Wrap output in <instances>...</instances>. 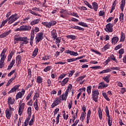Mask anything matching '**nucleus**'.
<instances>
[{"label":"nucleus","mask_w":126,"mask_h":126,"mask_svg":"<svg viewBox=\"0 0 126 126\" xmlns=\"http://www.w3.org/2000/svg\"><path fill=\"white\" fill-rule=\"evenodd\" d=\"M92 69H100L101 68V66H94L91 67Z\"/></svg>","instance_id":"60"},{"label":"nucleus","mask_w":126,"mask_h":126,"mask_svg":"<svg viewBox=\"0 0 126 126\" xmlns=\"http://www.w3.org/2000/svg\"><path fill=\"white\" fill-rule=\"evenodd\" d=\"M66 37L67 39H72V40H75L76 39V36L74 35H67Z\"/></svg>","instance_id":"42"},{"label":"nucleus","mask_w":126,"mask_h":126,"mask_svg":"<svg viewBox=\"0 0 126 126\" xmlns=\"http://www.w3.org/2000/svg\"><path fill=\"white\" fill-rule=\"evenodd\" d=\"M70 28H72V29H77L78 30H79L80 31H84L85 29L83 28H81L79 26H70Z\"/></svg>","instance_id":"20"},{"label":"nucleus","mask_w":126,"mask_h":126,"mask_svg":"<svg viewBox=\"0 0 126 126\" xmlns=\"http://www.w3.org/2000/svg\"><path fill=\"white\" fill-rule=\"evenodd\" d=\"M78 25H80L81 26H83V27H88V25L86 24V23L83 22H80L78 23Z\"/></svg>","instance_id":"44"},{"label":"nucleus","mask_w":126,"mask_h":126,"mask_svg":"<svg viewBox=\"0 0 126 126\" xmlns=\"http://www.w3.org/2000/svg\"><path fill=\"white\" fill-rule=\"evenodd\" d=\"M11 33V31L9 30L8 31L4 32L3 33L0 35V39H2V38H5L7 36H8L9 34Z\"/></svg>","instance_id":"12"},{"label":"nucleus","mask_w":126,"mask_h":126,"mask_svg":"<svg viewBox=\"0 0 126 126\" xmlns=\"http://www.w3.org/2000/svg\"><path fill=\"white\" fill-rule=\"evenodd\" d=\"M5 114L6 118V119H7V120H9L10 118H11V115H12V113L10 112L9 109L6 108L5 111Z\"/></svg>","instance_id":"11"},{"label":"nucleus","mask_w":126,"mask_h":126,"mask_svg":"<svg viewBox=\"0 0 126 126\" xmlns=\"http://www.w3.org/2000/svg\"><path fill=\"white\" fill-rule=\"evenodd\" d=\"M125 6H126V0H122L121 4H120V9L122 12L124 11Z\"/></svg>","instance_id":"21"},{"label":"nucleus","mask_w":126,"mask_h":126,"mask_svg":"<svg viewBox=\"0 0 126 126\" xmlns=\"http://www.w3.org/2000/svg\"><path fill=\"white\" fill-rule=\"evenodd\" d=\"M69 80V78L68 77H67L64 79L61 82L62 86H64V85H65V84H66V83L68 82Z\"/></svg>","instance_id":"26"},{"label":"nucleus","mask_w":126,"mask_h":126,"mask_svg":"<svg viewBox=\"0 0 126 126\" xmlns=\"http://www.w3.org/2000/svg\"><path fill=\"white\" fill-rule=\"evenodd\" d=\"M120 92L121 94H125V93L126 92V88H122Z\"/></svg>","instance_id":"64"},{"label":"nucleus","mask_w":126,"mask_h":126,"mask_svg":"<svg viewBox=\"0 0 126 126\" xmlns=\"http://www.w3.org/2000/svg\"><path fill=\"white\" fill-rule=\"evenodd\" d=\"M112 70L110 68H106L105 70H103L102 71L99 72V74H102V73H108L109 72H111Z\"/></svg>","instance_id":"29"},{"label":"nucleus","mask_w":126,"mask_h":126,"mask_svg":"<svg viewBox=\"0 0 126 126\" xmlns=\"http://www.w3.org/2000/svg\"><path fill=\"white\" fill-rule=\"evenodd\" d=\"M112 124H113V118L111 119L108 120V125L109 126H112Z\"/></svg>","instance_id":"58"},{"label":"nucleus","mask_w":126,"mask_h":126,"mask_svg":"<svg viewBox=\"0 0 126 126\" xmlns=\"http://www.w3.org/2000/svg\"><path fill=\"white\" fill-rule=\"evenodd\" d=\"M86 76V75H83V76H81L79 77L77 79L76 81L77 82H79L80 81L83 80V79H84Z\"/></svg>","instance_id":"37"},{"label":"nucleus","mask_w":126,"mask_h":126,"mask_svg":"<svg viewBox=\"0 0 126 126\" xmlns=\"http://www.w3.org/2000/svg\"><path fill=\"white\" fill-rule=\"evenodd\" d=\"M40 19H35L32 21L31 22V25H32V26H33V25H36V24H38V23L40 22Z\"/></svg>","instance_id":"25"},{"label":"nucleus","mask_w":126,"mask_h":126,"mask_svg":"<svg viewBox=\"0 0 126 126\" xmlns=\"http://www.w3.org/2000/svg\"><path fill=\"white\" fill-rule=\"evenodd\" d=\"M92 96L93 100H94V101L95 103H97V102H98V96H99V91H98V90L93 91Z\"/></svg>","instance_id":"7"},{"label":"nucleus","mask_w":126,"mask_h":126,"mask_svg":"<svg viewBox=\"0 0 126 126\" xmlns=\"http://www.w3.org/2000/svg\"><path fill=\"white\" fill-rule=\"evenodd\" d=\"M14 63H15V59H13L12 61L10 62V64L8 65L7 70H10L12 67H13V65H14Z\"/></svg>","instance_id":"18"},{"label":"nucleus","mask_w":126,"mask_h":126,"mask_svg":"<svg viewBox=\"0 0 126 126\" xmlns=\"http://www.w3.org/2000/svg\"><path fill=\"white\" fill-rule=\"evenodd\" d=\"M25 106V103H23L22 104H19V108L20 110H24V107Z\"/></svg>","instance_id":"49"},{"label":"nucleus","mask_w":126,"mask_h":126,"mask_svg":"<svg viewBox=\"0 0 126 126\" xmlns=\"http://www.w3.org/2000/svg\"><path fill=\"white\" fill-rule=\"evenodd\" d=\"M21 60H22V57L20 55H18L16 58V63L18 64H20L21 63Z\"/></svg>","instance_id":"28"},{"label":"nucleus","mask_w":126,"mask_h":126,"mask_svg":"<svg viewBox=\"0 0 126 126\" xmlns=\"http://www.w3.org/2000/svg\"><path fill=\"white\" fill-rule=\"evenodd\" d=\"M14 75H15V76H14V77H12V78H11V79L9 80L8 82H9V84H10V83H11V82H12V81H13V80H14V79H15V78H16V73H15V74H14Z\"/></svg>","instance_id":"56"},{"label":"nucleus","mask_w":126,"mask_h":126,"mask_svg":"<svg viewBox=\"0 0 126 126\" xmlns=\"http://www.w3.org/2000/svg\"><path fill=\"white\" fill-rule=\"evenodd\" d=\"M109 49H110V45L109 44V43H107L103 47L101 51L102 52H105V51H107V50Z\"/></svg>","instance_id":"34"},{"label":"nucleus","mask_w":126,"mask_h":126,"mask_svg":"<svg viewBox=\"0 0 126 126\" xmlns=\"http://www.w3.org/2000/svg\"><path fill=\"white\" fill-rule=\"evenodd\" d=\"M98 113L99 120H101L103 119V113H102V109L101 108H99Z\"/></svg>","instance_id":"32"},{"label":"nucleus","mask_w":126,"mask_h":126,"mask_svg":"<svg viewBox=\"0 0 126 126\" xmlns=\"http://www.w3.org/2000/svg\"><path fill=\"white\" fill-rule=\"evenodd\" d=\"M7 21H8V18L6 19L4 21H3L1 24V25L0 26V28H2V27H3L6 23H7Z\"/></svg>","instance_id":"41"},{"label":"nucleus","mask_w":126,"mask_h":126,"mask_svg":"<svg viewBox=\"0 0 126 126\" xmlns=\"http://www.w3.org/2000/svg\"><path fill=\"white\" fill-rule=\"evenodd\" d=\"M51 36L52 38H54V40L56 39V38H57V37H58V34L57 33V31H56V30H53L51 32Z\"/></svg>","instance_id":"22"},{"label":"nucleus","mask_w":126,"mask_h":126,"mask_svg":"<svg viewBox=\"0 0 126 126\" xmlns=\"http://www.w3.org/2000/svg\"><path fill=\"white\" fill-rule=\"evenodd\" d=\"M119 42V37L117 35L114 36L111 39V43L113 45H116Z\"/></svg>","instance_id":"17"},{"label":"nucleus","mask_w":126,"mask_h":126,"mask_svg":"<svg viewBox=\"0 0 126 126\" xmlns=\"http://www.w3.org/2000/svg\"><path fill=\"white\" fill-rule=\"evenodd\" d=\"M7 104L9 106H10V105H13V101H12V98L11 97L8 98Z\"/></svg>","instance_id":"39"},{"label":"nucleus","mask_w":126,"mask_h":126,"mask_svg":"<svg viewBox=\"0 0 126 126\" xmlns=\"http://www.w3.org/2000/svg\"><path fill=\"white\" fill-rule=\"evenodd\" d=\"M114 18H115V17H109V18L106 20L107 23H109V22H111V21H112Z\"/></svg>","instance_id":"59"},{"label":"nucleus","mask_w":126,"mask_h":126,"mask_svg":"<svg viewBox=\"0 0 126 126\" xmlns=\"http://www.w3.org/2000/svg\"><path fill=\"white\" fill-rule=\"evenodd\" d=\"M4 66V62L0 61V68H2Z\"/></svg>","instance_id":"62"},{"label":"nucleus","mask_w":126,"mask_h":126,"mask_svg":"<svg viewBox=\"0 0 126 126\" xmlns=\"http://www.w3.org/2000/svg\"><path fill=\"white\" fill-rule=\"evenodd\" d=\"M124 15H125L124 14V13H123V12L121 13L120 14L119 19H120V21H121L122 23H123V22H124Z\"/></svg>","instance_id":"38"},{"label":"nucleus","mask_w":126,"mask_h":126,"mask_svg":"<svg viewBox=\"0 0 126 126\" xmlns=\"http://www.w3.org/2000/svg\"><path fill=\"white\" fill-rule=\"evenodd\" d=\"M34 33V30H32L31 33V38L30 40V44L32 47L33 46V41H34V37H35V34Z\"/></svg>","instance_id":"9"},{"label":"nucleus","mask_w":126,"mask_h":126,"mask_svg":"<svg viewBox=\"0 0 126 126\" xmlns=\"http://www.w3.org/2000/svg\"><path fill=\"white\" fill-rule=\"evenodd\" d=\"M29 39L27 38V36L22 37V40L23 42L21 43V46H24V45H27L29 41H28Z\"/></svg>","instance_id":"8"},{"label":"nucleus","mask_w":126,"mask_h":126,"mask_svg":"<svg viewBox=\"0 0 126 126\" xmlns=\"http://www.w3.org/2000/svg\"><path fill=\"white\" fill-rule=\"evenodd\" d=\"M65 76H66V74H62L58 77V79L59 80H62V79L64 78Z\"/></svg>","instance_id":"48"},{"label":"nucleus","mask_w":126,"mask_h":126,"mask_svg":"<svg viewBox=\"0 0 126 126\" xmlns=\"http://www.w3.org/2000/svg\"><path fill=\"white\" fill-rule=\"evenodd\" d=\"M32 94H33V92H32V91H31L30 93H29V94L26 97V99L27 101H28V100L30 99V98H31V96H32Z\"/></svg>","instance_id":"43"},{"label":"nucleus","mask_w":126,"mask_h":126,"mask_svg":"<svg viewBox=\"0 0 126 126\" xmlns=\"http://www.w3.org/2000/svg\"><path fill=\"white\" fill-rule=\"evenodd\" d=\"M55 40H56V43L60 44V43H61V37H56Z\"/></svg>","instance_id":"63"},{"label":"nucleus","mask_w":126,"mask_h":126,"mask_svg":"<svg viewBox=\"0 0 126 126\" xmlns=\"http://www.w3.org/2000/svg\"><path fill=\"white\" fill-rule=\"evenodd\" d=\"M60 17H62V18H64V16L63 15V14H69V12H68V11L66 9H62V10L60 11Z\"/></svg>","instance_id":"15"},{"label":"nucleus","mask_w":126,"mask_h":126,"mask_svg":"<svg viewBox=\"0 0 126 126\" xmlns=\"http://www.w3.org/2000/svg\"><path fill=\"white\" fill-rule=\"evenodd\" d=\"M52 68H53V67L52 66V65H49L46 67L45 68H44V69H43V71L45 72H48V71H50V70H51Z\"/></svg>","instance_id":"35"},{"label":"nucleus","mask_w":126,"mask_h":126,"mask_svg":"<svg viewBox=\"0 0 126 126\" xmlns=\"http://www.w3.org/2000/svg\"><path fill=\"white\" fill-rule=\"evenodd\" d=\"M92 8L91 9H94V11H97L98 10V3L97 2H93L92 3Z\"/></svg>","instance_id":"14"},{"label":"nucleus","mask_w":126,"mask_h":126,"mask_svg":"<svg viewBox=\"0 0 126 126\" xmlns=\"http://www.w3.org/2000/svg\"><path fill=\"white\" fill-rule=\"evenodd\" d=\"M28 115H32V108H31V107H29V108H28Z\"/></svg>","instance_id":"50"},{"label":"nucleus","mask_w":126,"mask_h":126,"mask_svg":"<svg viewBox=\"0 0 126 126\" xmlns=\"http://www.w3.org/2000/svg\"><path fill=\"white\" fill-rule=\"evenodd\" d=\"M22 37L15 38H14V42H15V43H16V41L19 42L22 40Z\"/></svg>","instance_id":"57"},{"label":"nucleus","mask_w":126,"mask_h":126,"mask_svg":"<svg viewBox=\"0 0 126 126\" xmlns=\"http://www.w3.org/2000/svg\"><path fill=\"white\" fill-rule=\"evenodd\" d=\"M114 27V25L111 23L107 24L104 30L107 33H112L113 31V27Z\"/></svg>","instance_id":"6"},{"label":"nucleus","mask_w":126,"mask_h":126,"mask_svg":"<svg viewBox=\"0 0 126 126\" xmlns=\"http://www.w3.org/2000/svg\"><path fill=\"white\" fill-rule=\"evenodd\" d=\"M74 72H75V70H74L69 71V72L68 73V74H69L68 77H71L72 75H73Z\"/></svg>","instance_id":"47"},{"label":"nucleus","mask_w":126,"mask_h":126,"mask_svg":"<svg viewBox=\"0 0 126 126\" xmlns=\"http://www.w3.org/2000/svg\"><path fill=\"white\" fill-rule=\"evenodd\" d=\"M36 11H43V10H40V8H38L37 7L32 8V10H29V12L31 14H32V15H35V16H40L41 17V15L36 13Z\"/></svg>","instance_id":"1"},{"label":"nucleus","mask_w":126,"mask_h":126,"mask_svg":"<svg viewBox=\"0 0 126 126\" xmlns=\"http://www.w3.org/2000/svg\"><path fill=\"white\" fill-rule=\"evenodd\" d=\"M20 30L22 31H30L31 30V27L30 26H21L20 27Z\"/></svg>","instance_id":"13"},{"label":"nucleus","mask_w":126,"mask_h":126,"mask_svg":"<svg viewBox=\"0 0 126 126\" xmlns=\"http://www.w3.org/2000/svg\"><path fill=\"white\" fill-rule=\"evenodd\" d=\"M36 82L37 83H42V82H43V78H42V77H41V76H39L37 77L36 78Z\"/></svg>","instance_id":"36"},{"label":"nucleus","mask_w":126,"mask_h":126,"mask_svg":"<svg viewBox=\"0 0 126 126\" xmlns=\"http://www.w3.org/2000/svg\"><path fill=\"white\" fill-rule=\"evenodd\" d=\"M126 39V34L123 32L121 33V38L120 39V42H124Z\"/></svg>","instance_id":"27"},{"label":"nucleus","mask_w":126,"mask_h":126,"mask_svg":"<svg viewBox=\"0 0 126 126\" xmlns=\"http://www.w3.org/2000/svg\"><path fill=\"white\" fill-rule=\"evenodd\" d=\"M5 55L4 54H1V59H0V61L1 62H4V61H5V59H6V56H4Z\"/></svg>","instance_id":"52"},{"label":"nucleus","mask_w":126,"mask_h":126,"mask_svg":"<svg viewBox=\"0 0 126 126\" xmlns=\"http://www.w3.org/2000/svg\"><path fill=\"white\" fill-rule=\"evenodd\" d=\"M75 61H76V58H71L67 60V63H72V62H75Z\"/></svg>","instance_id":"53"},{"label":"nucleus","mask_w":126,"mask_h":126,"mask_svg":"<svg viewBox=\"0 0 126 126\" xmlns=\"http://www.w3.org/2000/svg\"><path fill=\"white\" fill-rule=\"evenodd\" d=\"M98 89H103L104 88V82H100L98 86Z\"/></svg>","instance_id":"45"},{"label":"nucleus","mask_w":126,"mask_h":126,"mask_svg":"<svg viewBox=\"0 0 126 126\" xmlns=\"http://www.w3.org/2000/svg\"><path fill=\"white\" fill-rule=\"evenodd\" d=\"M60 103H62V96H59L55 99L54 102L51 105V109H53V108H55V107H57V106L60 105Z\"/></svg>","instance_id":"3"},{"label":"nucleus","mask_w":126,"mask_h":126,"mask_svg":"<svg viewBox=\"0 0 126 126\" xmlns=\"http://www.w3.org/2000/svg\"><path fill=\"white\" fill-rule=\"evenodd\" d=\"M70 56H74V57H76L77 56H78V53L77 52H75L74 51H71V53L70 54Z\"/></svg>","instance_id":"51"},{"label":"nucleus","mask_w":126,"mask_h":126,"mask_svg":"<svg viewBox=\"0 0 126 126\" xmlns=\"http://www.w3.org/2000/svg\"><path fill=\"white\" fill-rule=\"evenodd\" d=\"M68 95V90H66L65 94H62L61 95L62 101H66L67 99V96Z\"/></svg>","instance_id":"10"},{"label":"nucleus","mask_w":126,"mask_h":126,"mask_svg":"<svg viewBox=\"0 0 126 126\" xmlns=\"http://www.w3.org/2000/svg\"><path fill=\"white\" fill-rule=\"evenodd\" d=\"M44 33L40 32H38L35 37V44H38L39 42H41L43 39H44Z\"/></svg>","instance_id":"5"},{"label":"nucleus","mask_w":126,"mask_h":126,"mask_svg":"<svg viewBox=\"0 0 126 126\" xmlns=\"http://www.w3.org/2000/svg\"><path fill=\"white\" fill-rule=\"evenodd\" d=\"M33 107L36 111H39V106L38 105V103H34Z\"/></svg>","instance_id":"55"},{"label":"nucleus","mask_w":126,"mask_h":126,"mask_svg":"<svg viewBox=\"0 0 126 126\" xmlns=\"http://www.w3.org/2000/svg\"><path fill=\"white\" fill-rule=\"evenodd\" d=\"M104 15H105V12L104 11L101 10L99 11L98 14L99 16H104Z\"/></svg>","instance_id":"61"},{"label":"nucleus","mask_w":126,"mask_h":126,"mask_svg":"<svg viewBox=\"0 0 126 126\" xmlns=\"http://www.w3.org/2000/svg\"><path fill=\"white\" fill-rule=\"evenodd\" d=\"M51 59V56L49 55H46L43 57H42V61H48V60H50Z\"/></svg>","instance_id":"33"},{"label":"nucleus","mask_w":126,"mask_h":126,"mask_svg":"<svg viewBox=\"0 0 126 126\" xmlns=\"http://www.w3.org/2000/svg\"><path fill=\"white\" fill-rule=\"evenodd\" d=\"M39 97H40V92L39 91V90H36L35 92L34 93L33 100H35V99H37V98H39Z\"/></svg>","instance_id":"24"},{"label":"nucleus","mask_w":126,"mask_h":126,"mask_svg":"<svg viewBox=\"0 0 126 126\" xmlns=\"http://www.w3.org/2000/svg\"><path fill=\"white\" fill-rule=\"evenodd\" d=\"M110 77H111V75L109 74L107 76H104L102 78V79H103V80L105 81L106 83H109V82H110Z\"/></svg>","instance_id":"23"},{"label":"nucleus","mask_w":126,"mask_h":126,"mask_svg":"<svg viewBox=\"0 0 126 126\" xmlns=\"http://www.w3.org/2000/svg\"><path fill=\"white\" fill-rule=\"evenodd\" d=\"M23 93L20 92L18 93L16 95V100H18V99L22 98V97H23Z\"/></svg>","instance_id":"31"},{"label":"nucleus","mask_w":126,"mask_h":126,"mask_svg":"<svg viewBox=\"0 0 126 126\" xmlns=\"http://www.w3.org/2000/svg\"><path fill=\"white\" fill-rule=\"evenodd\" d=\"M41 24L47 27V28H51L52 26H55L57 24V21L51 20L49 22H42Z\"/></svg>","instance_id":"2"},{"label":"nucleus","mask_w":126,"mask_h":126,"mask_svg":"<svg viewBox=\"0 0 126 126\" xmlns=\"http://www.w3.org/2000/svg\"><path fill=\"white\" fill-rule=\"evenodd\" d=\"M38 52H39V49H38V48H35V49L32 52V57H33V58H35V57H36V56L38 55Z\"/></svg>","instance_id":"30"},{"label":"nucleus","mask_w":126,"mask_h":126,"mask_svg":"<svg viewBox=\"0 0 126 126\" xmlns=\"http://www.w3.org/2000/svg\"><path fill=\"white\" fill-rule=\"evenodd\" d=\"M20 87V85H15L9 91L8 94L13 93V92H16V91L18 88Z\"/></svg>","instance_id":"16"},{"label":"nucleus","mask_w":126,"mask_h":126,"mask_svg":"<svg viewBox=\"0 0 126 126\" xmlns=\"http://www.w3.org/2000/svg\"><path fill=\"white\" fill-rule=\"evenodd\" d=\"M102 96L104 97V98H105L106 101H110V98H109V97H108V95H107V94H106V93H103Z\"/></svg>","instance_id":"46"},{"label":"nucleus","mask_w":126,"mask_h":126,"mask_svg":"<svg viewBox=\"0 0 126 126\" xmlns=\"http://www.w3.org/2000/svg\"><path fill=\"white\" fill-rule=\"evenodd\" d=\"M122 44L118 45L117 46L115 47L114 50L115 51H118V50H119V49H121L122 48Z\"/></svg>","instance_id":"54"},{"label":"nucleus","mask_w":126,"mask_h":126,"mask_svg":"<svg viewBox=\"0 0 126 126\" xmlns=\"http://www.w3.org/2000/svg\"><path fill=\"white\" fill-rule=\"evenodd\" d=\"M91 89H92V86H91L87 87V92L89 95L91 94Z\"/></svg>","instance_id":"40"},{"label":"nucleus","mask_w":126,"mask_h":126,"mask_svg":"<svg viewBox=\"0 0 126 126\" xmlns=\"http://www.w3.org/2000/svg\"><path fill=\"white\" fill-rule=\"evenodd\" d=\"M18 18H19V16H17V14L15 13L12 15L9 18H8V24L13 23V22L16 21Z\"/></svg>","instance_id":"4"},{"label":"nucleus","mask_w":126,"mask_h":126,"mask_svg":"<svg viewBox=\"0 0 126 126\" xmlns=\"http://www.w3.org/2000/svg\"><path fill=\"white\" fill-rule=\"evenodd\" d=\"M105 113L107 117V120H111L113 119L111 117V116H110V111H109V107H108V106H105Z\"/></svg>","instance_id":"19"}]
</instances>
